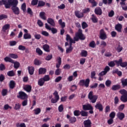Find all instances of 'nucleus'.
I'll list each match as a JSON object with an SVG mask.
<instances>
[{"label": "nucleus", "instance_id": "55", "mask_svg": "<svg viewBox=\"0 0 127 127\" xmlns=\"http://www.w3.org/2000/svg\"><path fill=\"white\" fill-rule=\"evenodd\" d=\"M90 8H86L82 10V13L84 14V13H88V12H90Z\"/></svg>", "mask_w": 127, "mask_h": 127}, {"label": "nucleus", "instance_id": "49", "mask_svg": "<svg viewBox=\"0 0 127 127\" xmlns=\"http://www.w3.org/2000/svg\"><path fill=\"white\" fill-rule=\"evenodd\" d=\"M108 65L110 67H115L116 66V63L115 61H111L108 63Z\"/></svg>", "mask_w": 127, "mask_h": 127}, {"label": "nucleus", "instance_id": "31", "mask_svg": "<svg viewBox=\"0 0 127 127\" xmlns=\"http://www.w3.org/2000/svg\"><path fill=\"white\" fill-rule=\"evenodd\" d=\"M32 89V87L31 86V85H26L24 88V90H25V91H26V92H31Z\"/></svg>", "mask_w": 127, "mask_h": 127}, {"label": "nucleus", "instance_id": "25", "mask_svg": "<svg viewBox=\"0 0 127 127\" xmlns=\"http://www.w3.org/2000/svg\"><path fill=\"white\" fill-rule=\"evenodd\" d=\"M47 22L52 26H55V22L54 20L51 18H49L47 20Z\"/></svg>", "mask_w": 127, "mask_h": 127}, {"label": "nucleus", "instance_id": "51", "mask_svg": "<svg viewBox=\"0 0 127 127\" xmlns=\"http://www.w3.org/2000/svg\"><path fill=\"white\" fill-rule=\"evenodd\" d=\"M81 26L83 29H85V28H87V27H88V25L86 22H82L81 24Z\"/></svg>", "mask_w": 127, "mask_h": 127}, {"label": "nucleus", "instance_id": "56", "mask_svg": "<svg viewBox=\"0 0 127 127\" xmlns=\"http://www.w3.org/2000/svg\"><path fill=\"white\" fill-rule=\"evenodd\" d=\"M60 74H61V69L57 68V69L55 71V75L59 76Z\"/></svg>", "mask_w": 127, "mask_h": 127}, {"label": "nucleus", "instance_id": "46", "mask_svg": "<svg viewBox=\"0 0 127 127\" xmlns=\"http://www.w3.org/2000/svg\"><path fill=\"white\" fill-rule=\"evenodd\" d=\"M13 64H14V68H15V69H18V68H19V66H20V64L17 62H14Z\"/></svg>", "mask_w": 127, "mask_h": 127}, {"label": "nucleus", "instance_id": "28", "mask_svg": "<svg viewBox=\"0 0 127 127\" xmlns=\"http://www.w3.org/2000/svg\"><path fill=\"white\" fill-rule=\"evenodd\" d=\"M58 63L56 64V68H60V66H61V63H62V61L61 60V58L60 57L57 58Z\"/></svg>", "mask_w": 127, "mask_h": 127}, {"label": "nucleus", "instance_id": "4", "mask_svg": "<svg viewBox=\"0 0 127 127\" xmlns=\"http://www.w3.org/2000/svg\"><path fill=\"white\" fill-rule=\"evenodd\" d=\"M88 98L90 101H91L92 104H95L98 100V95H94V92L93 91H90L88 93Z\"/></svg>", "mask_w": 127, "mask_h": 127}, {"label": "nucleus", "instance_id": "10", "mask_svg": "<svg viewBox=\"0 0 127 127\" xmlns=\"http://www.w3.org/2000/svg\"><path fill=\"white\" fill-rule=\"evenodd\" d=\"M82 109L83 111H89V110H94V108H93V106H92V105H91L90 104L83 105L82 106Z\"/></svg>", "mask_w": 127, "mask_h": 127}, {"label": "nucleus", "instance_id": "64", "mask_svg": "<svg viewBox=\"0 0 127 127\" xmlns=\"http://www.w3.org/2000/svg\"><path fill=\"white\" fill-rule=\"evenodd\" d=\"M5 79V77H4V75L3 74H1L0 75V82H3V80Z\"/></svg>", "mask_w": 127, "mask_h": 127}, {"label": "nucleus", "instance_id": "37", "mask_svg": "<svg viewBox=\"0 0 127 127\" xmlns=\"http://www.w3.org/2000/svg\"><path fill=\"white\" fill-rule=\"evenodd\" d=\"M102 2L104 4H112L113 3V0H102Z\"/></svg>", "mask_w": 127, "mask_h": 127}, {"label": "nucleus", "instance_id": "29", "mask_svg": "<svg viewBox=\"0 0 127 127\" xmlns=\"http://www.w3.org/2000/svg\"><path fill=\"white\" fill-rule=\"evenodd\" d=\"M91 19L93 23H97L98 22V18H97V16L95 15V14L91 15Z\"/></svg>", "mask_w": 127, "mask_h": 127}, {"label": "nucleus", "instance_id": "22", "mask_svg": "<svg viewBox=\"0 0 127 127\" xmlns=\"http://www.w3.org/2000/svg\"><path fill=\"white\" fill-rule=\"evenodd\" d=\"M16 85V83H15L14 81L11 80L9 83V87L10 89H14V88H15Z\"/></svg>", "mask_w": 127, "mask_h": 127}, {"label": "nucleus", "instance_id": "30", "mask_svg": "<svg viewBox=\"0 0 127 127\" xmlns=\"http://www.w3.org/2000/svg\"><path fill=\"white\" fill-rule=\"evenodd\" d=\"M4 60L5 62H9V63H12V64H13V63H14V61L11 59L10 57H6L5 58H4Z\"/></svg>", "mask_w": 127, "mask_h": 127}, {"label": "nucleus", "instance_id": "54", "mask_svg": "<svg viewBox=\"0 0 127 127\" xmlns=\"http://www.w3.org/2000/svg\"><path fill=\"white\" fill-rule=\"evenodd\" d=\"M73 51V48H71L69 47L68 48H66V53L68 54L69 53H71V52Z\"/></svg>", "mask_w": 127, "mask_h": 127}, {"label": "nucleus", "instance_id": "39", "mask_svg": "<svg viewBox=\"0 0 127 127\" xmlns=\"http://www.w3.org/2000/svg\"><path fill=\"white\" fill-rule=\"evenodd\" d=\"M43 79L45 82H48V81H50V76L49 75H45L43 77H42Z\"/></svg>", "mask_w": 127, "mask_h": 127}, {"label": "nucleus", "instance_id": "44", "mask_svg": "<svg viewBox=\"0 0 127 127\" xmlns=\"http://www.w3.org/2000/svg\"><path fill=\"white\" fill-rule=\"evenodd\" d=\"M88 1L90 3H91L92 6L95 7L97 6V2L95 0H88Z\"/></svg>", "mask_w": 127, "mask_h": 127}, {"label": "nucleus", "instance_id": "60", "mask_svg": "<svg viewBox=\"0 0 127 127\" xmlns=\"http://www.w3.org/2000/svg\"><path fill=\"white\" fill-rule=\"evenodd\" d=\"M58 110H59V112H60V113H62V112H63V111H64V107H63V104H62L59 106Z\"/></svg>", "mask_w": 127, "mask_h": 127}, {"label": "nucleus", "instance_id": "13", "mask_svg": "<svg viewBox=\"0 0 127 127\" xmlns=\"http://www.w3.org/2000/svg\"><path fill=\"white\" fill-rule=\"evenodd\" d=\"M74 14L77 18H82V17H84V14L83 12H81L79 10L75 11Z\"/></svg>", "mask_w": 127, "mask_h": 127}, {"label": "nucleus", "instance_id": "3", "mask_svg": "<svg viewBox=\"0 0 127 127\" xmlns=\"http://www.w3.org/2000/svg\"><path fill=\"white\" fill-rule=\"evenodd\" d=\"M119 93L122 95L120 98V100L123 103L127 102V91L126 89H121L119 91Z\"/></svg>", "mask_w": 127, "mask_h": 127}, {"label": "nucleus", "instance_id": "52", "mask_svg": "<svg viewBox=\"0 0 127 127\" xmlns=\"http://www.w3.org/2000/svg\"><path fill=\"white\" fill-rule=\"evenodd\" d=\"M7 18V15L1 14L0 15V20H2V19H6Z\"/></svg>", "mask_w": 127, "mask_h": 127}, {"label": "nucleus", "instance_id": "15", "mask_svg": "<svg viewBox=\"0 0 127 127\" xmlns=\"http://www.w3.org/2000/svg\"><path fill=\"white\" fill-rule=\"evenodd\" d=\"M92 125V122L91 120L88 119L83 122L84 127H91Z\"/></svg>", "mask_w": 127, "mask_h": 127}, {"label": "nucleus", "instance_id": "12", "mask_svg": "<svg viewBox=\"0 0 127 127\" xmlns=\"http://www.w3.org/2000/svg\"><path fill=\"white\" fill-rule=\"evenodd\" d=\"M66 119H67V120H69V122L70 124H74L76 123V121H77L76 117H70L69 114H67L66 115Z\"/></svg>", "mask_w": 127, "mask_h": 127}, {"label": "nucleus", "instance_id": "8", "mask_svg": "<svg viewBox=\"0 0 127 127\" xmlns=\"http://www.w3.org/2000/svg\"><path fill=\"white\" fill-rule=\"evenodd\" d=\"M99 38L100 39H102V40H105V39H107V38H108V37L107 36V34L106 33V32H105V30L103 29L100 30L99 32Z\"/></svg>", "mask_w": 127, "mask_h": 127}, {"label": "nucleus", "instance_id": "59", "mask_svg": "<svg viewBox=\"0 0 127 127\" xmlns=\"http://www.w3.org/2000/svg\"><path fill=\"white\" fill-rule=\"evenodd\" d=\"M80 112L79 110H75L73 112V115L76 117H78V116H80Z\"/></svg>", "mask_w": 127, "mask_h": 127}, {"label": "nucleus", "instance_id": "19", "mask_svg": "<svg viewBox=\"0 0 127 127\" xmlns=\"http://www.w3.org/2000/svg\"><path fill=\"white\" fill-rule=\"evenodd\" d=\"M43 49L46 52H50V46L48 44H45L43 46Z\"/></svg>", "mask_w": 127, "mask_h": 127}, {"label": "nucleus", "instance_id": "18", "mask_svg": "<svg viewBox=\"0 0 127 127\" xmlns=\"http://www.w3.org/2000/svg\"><path fill=\"white\" fill-rule=\"evenodd\" d=\"M113 74H117V75L119 76V77H122L123 75V72H122L121 71H119V69L117 68L116 69H114L112 71Z\"/></svg>", "mask_w": 127, "mask_h": 127}, {"label": "nucleus", "instance_id": "6", "mask_svg": "<svg viewBox=\"0 0 127 127\" xmlns=\"http://www.w3.org/2000/svg\"><path fill=\"white\" fill-rule=\"evenodd\" d=\"M80 86H85L86 88H88L89 87V85H90V79L87 78L85 80V79H81L79 81Z\"/></svg>", "mask_w": 127, "mask_h": 127}, {"label": "nucleus", "instance_id": "41", "mask_svg": "<svg viewBox=\"0 0 127 127\" xmlns=\"http://www.w3.org/2000/svg\"><path fill=\"white\" fill-rule=\"evenodd\" d=\"M9 57L12 58L13 59H17V58H18V56L15 54H9Z\"/></svg>", "mask_w": 127, "mask_h": 127}, {"label": "nucleus", "instance_id": "63", "mask_svg": "<svg viewBox=\"0 0 127 127\" xmlns=\"http://www.w3.org/2000/svg\"><path fill=\"white\" fill-rule=\"evenodd\" d=\"M38 1V0H32L31 1L32 5H37Z\"/></svg>", "mask_w": 127, "mask_h": 127}, {"label": "nucleus", "instance_id": "17", "mask_svg": "<svg viewBox=\"0 0 127 127\" xmlns=\"http://www.w3.org/2000/svg\"><path fill=\"white\" fill-rule=\"evenodd\" d=\"M115 30L118 31V32H122V29L123 28V25L120 23L117 24L115 25Z\"/></svg>", "mask_w": 127, "mask_h": 127}, {"label": "nucleus", "instance_id": "9", "mask_svg": "<svg viewBox=\"0 0 127 127\" xmlns=\"http://www.w3.org/2000/svg\"><path fill=\"white\" fill-rule=\"evenodd\" d=\"M94 13L96 15L101 16L103 14V10L100 7H96L94 9Z\"/></svg>", "mask_w": 127, "mask_h": 127}, {"label": "nucleus", "instance_id": "34", "mask_svg": "<svg viewBox=\"0 0 127 127\" xmlns=\"http://www.w3.org/2000/svg\"><path fill=\"white\" fill-rule=\"evenodd\" d=\"M45 5V2L43 0H39L38 1L37 7H42V6H44Z\"/></svg>", "mask_w": 127, "mask_h": 127}, {"label": "nucleus", "instance_id": "47", "mask_svg": "<svg viewBox=\"0 0 127 127\" xmlns=\"http://www.w3.org/2000/svg\"><path fill=\"white\" fill-rule=\"evenodd\" d=\"M8 92L7 89H3L2 90L1 94L2 96L4 97V96H6L7 95V93Z\"/></svg>", "mask_w": 127, "mask_h": 127}, {"label": "nucleus", "instance_id": "14", "mask_svg": "<svg viewBox=\"0 0 127 127\" xmlns=\"http://www.w3.org/2000/svg\"><path fill=\"white\" fill-rule=\"evenodd\" d=\"M117 117L118 119L120 120V121H123L124 119H125V113L119 112L117 114Z\"/></svg>", "mask_w": 127, "mask_h": 127}, {"label": "nucleus", "instance_id": "27", "mask_svg": "<svg viewBox=\"0 0 127 127\" xmlns=\"http://www.w3.org/2000/svg\"><path fill=\"white\" fill-rule=\"evenodd\" d=\"M115 49L116 51L118 52V53H120V52H122V51H123V49H124V48L123 47V46H121V45L119 44L116 47H115Z\"/></svg>", "mask_w": 127, "mask_h": 127}, {"label": "nucleus", "instance_id": "5", "mask_svg": "<svg viewBox=\"0 0 127 127\" xmlns=\"http://www.w3.org/2000/svg\"><path fill=\"white\" fill-rule=\"evenodd\" d=\"M53 95L55 97L54 98H52L51 100V102L52 104H56L58 101H59V99H60V97H59V94H58V91H55L54 93H53Z\"/></svg>", "mask_w": 127, "mask_h": 127}, {"label": "nucleus", "instance_id": "20", "mask_svg": "<svg viewBox=\"0 0 127 127\" xmlns=\"http://www.w3.org/2000/svg\"><path fill=\"white\" fill-rule=\"evenodd\" d=\"M47 70L45 68L41 67L39 69V75H44L46 73Z\"/></svg>", "mask_w": 127, "mask_h": 127}, {"label": "nucleus", "instance_id": "38", "mask_svg": "<svg viewBox=\"0 0 127 127\" xmlns=\"http://www.w3.org/2000/svg\"><path fill=\"white\" fill-rule=\"evenodd\" d=\"M80 114L81 117H88V112L84 110H82L80 112Z\"/></svg>", "mask_w": 127, "mask_h": 127}, {"label": "nucleus", "instance_id": "35", "mask_svg": "<svg viewBox=\"0 0 127 127\" xmlns=\"http://www.w3.org/2000/svg\"><path fill=\"white\" fill-rule=\"evenodd\" d=\"M82 57H87L88 56V52L86 50H82L80 53Z\"/></svg>", "mask_w": 127, "mask_h": 127}, {"label": "nucleus", "instance_id": "32", "mask_svg": "<svg viewBox=\"0 0 127 127\" xmlns=\"http://www.w3.org/2000/svg\"><path fill=\"white\" fill-rule=\"evenodd\" d=\"M114 62H115L117 67H119L122 64V62H123V59H120L119 61L114 60Z\"/></svg>", "mask_w": 127, "mask_h": 127}, {"label": "nucleus", "instance_id": "53", "mask_svg": "<svg viewBox=\"0 0 127 127\" xmlns=\"http://www.w3.org/2000/svg\"><path fill=\"white\" fill-rule=\"evenodd\" d=\"M109 117H110V119H115V117H116V112H111L110 115Z\"/></svg>", "mask_w": 127, "mask_h": 127}, {"label": "nucleus", "instance_id": "21", "mask_svg": "<svg viewBox=\"0 0 127 127\" xmlns=\"http://www.w3.org/2000/svg\"><path fill=\"white\" fill-rule=\"evenodd\" d=\"M28 70L29 72V74L30 75H33L34 74V67L32 66H28Z\"/></svg>", "mask_w": 127, "mask_h": 127}, {"label": "nucleus", "instance_id": "24", "mask_svg": "<svg viewBox=\"0 0 127 127\" xmlns=\"http://www.w3.org/2000/svg\"><path fill=\"white\" fill-rule=\"evenodd\" d=\"M44 84H45V81L43 78H41L38 80V85L40 86V87H42V86L44 85Z\"/></svg>", "mask_w": 127, "mask_h": 127}, {"label": "nucleus", "instance_id": "1", "mask_svg": "<svg viewBox=\"0 0 127 127\" xmlns=\"http://www.w3.org/2000/svg\"><path fill=\"white\" fill-rule=\"evenodd\" d=\"M18 4V1L17 0H0V6L4 5L6 9L10 8L13 13L16 15H18L20 13V10L17 7Z\"/></svg>", "mask_w": 127, "mask_h": 127}, {"label": "nucleus", "instance_id": "61", "mask_svg": "<svg viewBox=\"0 0 127 127\" xmlns=\"http://www.w3.org/2000/svg\"><path fill=\"white\" fill-rule=\"evenodd\" d=\"M18 49H19V50H21L22 51H24V50L26 49V47L23 45H19L18 46Z\"/></svg>", "mask_w": 127, "mask_h": 127}, {"label": "nucleus", "instance_id": "58", "mask_svg": "<svg viewBox=\"0 0 127 127\" xmlns=\"http://www.w3.org/2000/svg\"><path fill=\"white\" fill-rule=\"evenodd\" d=\"M125 109V104H121L118 108V110L120 112H122V111H124Z\"/></svg>", "mask_w": 127, "mask_h": 127}, {"label": "nucleus", "instance_id": "33", "mask_svg": "<svg viewBox=\"0 0 127 127\" xmlns=\"http://www.w3.org/2000/svg\"><path fill=\"white\" fill-rule=\"evenodd\" d=\"M7 75L8 77H13L15 76V73L13 70H10L7 72Z\"/></svg>", "mask_w": 127, "mask_h": 127}, {"label": "nucleus", "instance_id": "11", "mask_svg": "<svg viewBox=\"0 0 127 127\" xmlns=\"http://www.w3.org/2000/svg\"><path fill=\"white\" fill-rule=\"evenodd\" d=\"M95 108L96 110H99V112H103L104 110V107H103V105L101 104V102L97 103L95 106Z\"/></svg>", "mask_w": 127, "mask_h": 127}, {"label": "nucleus", "instance_id": "48", "mask_svg": "<svg viewBox=\"0 0 127 127\" xmlns=\"http://www.w3.org/2000/svg\"><path fill=\"white\" fill-rule=\"evenodd\" d=\"M89 47H91L92 48H95L96 47V43H95V41H92L89 43Z\"/></svg>", "mask_w": 127, "mask_h": 127}, {"label": "nucleus", "instance_id": "50", "mask_svg": "<svg viewBox=\"0 0 127 127\" xmlns=\"http://www.w3.org/2000/svg\"><path fill=\"white\" fill-rule=\"evenodd\" d=\"M73 39L71 38V36H70V35L66 34V40L67 42H70Z\"/></svg>", "mask_w": 127, "mask_h": 127}, {"label": "nucleus", "instance_id": "45", "mask_svg": "<svg viewBox=\"0 0 127 127\" xmlns=\"http://www.w3.org/2000/svg\"><path fill=\"white\" fill-rule=\"evenodd\" d=\"M24 39H31V35L30 34H24L23 35Z\"/></svg>", "mask_w": 127, "mask_h": 127}, {"label": "nucleus", "instance_id": "23", "mask_svg": "<svg viewBox=\"0 0 127 127\" xmlns=\"http://www.w3.org/2000/svg\"><path fill=\"white\" fill-rule=\"evenodd\" d=\"M122 86L123 88L127 87V78H122L121 79Z\"/></svg>", "mask_w": 127, "mask_h": 127}, {"label": "nucleus", "instance_id": "42", "mask_svg": "<svg viewBox=\"0 0 127 127\" xmlns=\"http://www.w3.org/2000/svg\"><path fill=\"white\" fill-rule=\"evenodd\" d=\"M35 115H39L40 113H41V109L40 108H37L34 110Z\"/></svg>", "mask_w": 127, "mask_h": 127}, {"label": "nucleus", "instance_id": "57", "mask_svg": "<svg viewBox=\"0 0 127 127\" xmlns=\"http://www.w3.org/2000/svg\"><path fill=\"white\" fill-rule=\"evenodd\" d=\"M112 84V81L110 80H107L105 82V85L107 87H110L111 85Z\"/></svg>", "mask_w": 127, "mask_h": 127}, {"label": "nucleus", "instance_id": "36", "mask_svg": "<svg viewBox=\"0 0 127 127\" xmlns=\"http://www.w3.org/2000/svg\"><path fill=\"white\" fill-rule=\"evenodd\" d=\"M40 17L42 18V19H44V20H46V17L45 16V12L42 11L40 13Z\"/></svg>", "mask_w": 127, "mask_h": 127}, {"label": "nucleus", "instance_id": "62", "mask_svg": "<svg viewBox=\"0 0 127 127\" xmlns=\"http://www.w3.org/2000/svg\"><path fill=\"white\" fill-rule=\"evenodd\" d=\"M85 62H86V59L81 58L80 60V65H84L85 64Z\"/></svg>", "mask_w": 127, "mask_h": 127}, {"label": "nucleus", "instance_id": "26", "mask_svg": "<svg viewBox=\"0 0 127 127\" xmlns=\"http://www.w3.org/2000/svg\"><path fill=\"white\" fill-rule=\"evenodd\" d=\"M9 28H10V25H9V24H6L3 26L2 30L3 32H5V31H6L7 29H9Z\"/></svg>", "mask_w": 127, "mask_h": 127}, {"label": "nucleus", "instance_id": "16", "mask_svg": "<svg viewBox=\"0 0 127 127\" xmlns=\"http://www.w3.org/2000/svg\"><path fill=\"white\" fill-rule=\"evenodd\" d=\"M122 88L121 85L117 84L116 85H113L111 87L112 91H118Z\"/></svg>", "mask_w": 127, "mask_h": 127}, {"label": "nucleus", "instance_id": "43", "mask_svg": "<svg viewBox=\"0 0 127 127\" xmlns=\"http://www.w3.org/2000/svg\"><path fill=\"white\" fill-rule=\"evenodd\" d=\"M36 53L38 54V55H42L43 54V52L39 48H37L36 49Z\"/></svg>", "mask_w": 127, "mask_h": 127}, {"label": "nucleus", "instance_id": "40", "mask_svg": "<svg viewBox=\"0 0 127 127\" xmlns=\"http://www.w3.org/2000/svg\"><path fill=\"white\" fill-rule=\"evenodd\" d=\"M59 24L61 26L62 28H64L66 26L65 22H62V19L59 20Z\"/></svg>", "mask_w": 127, "mask_h": 127}, {"label": "nucleus", "instance_id": "2", "mask_svg": "<svg viewBox=\"0 0 127 127\" xmlns=\"http://www.w3.org/2000/svg\"><path fill=\"white\" fill-rule=\"evenodd\" d=\"M74 41H79L80 40H85L86 37L83 34V31L81 29H79L78 32L75 33V37L73 38Z\"/></svg>", "mask_w": 127, "mask_h": 127}, {"label": "nucleus", "instance_id": "7", "mask_svg": "<svg viewBox=\"0 0 127 127\" xmlns=\"http://www.w3.org/2000/svg\"><path fill=\"white\" fill-rule=\"evenodd\" d=\"M17 98L20 99V100H26V99L28 98V96L25 92L23 91H19L18 92V95L17 96Z\"/></svg>", "mask_w": 127, "mask_h": 127}]
</instances>
